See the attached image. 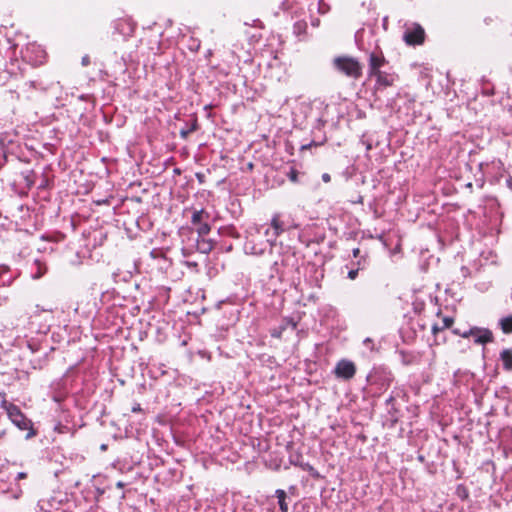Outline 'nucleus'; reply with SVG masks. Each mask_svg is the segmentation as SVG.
<instances>
[{
	"label": "nucleus",
	"instance_id": "nucleus-20",
	"mask_svg": "<svg viewBox=\"0 0 512 512\" xmlns=\"http://www.w3.org/2000/svg\"><path fill=\"white\" fill-rule=\"evenodd\" d=\"M499 324L503 333H512V315L502 318Z\"/></svg>",
	"mask_w": 512,
	"mask_h": 512
},
{
	"label": "nucleus",
	"instance_id": "nucleus-3",
	"mask_svg": "<svg viewBox=\"0 0 512 512\" xmlns=\"http://www.w3.org/2000/svg\"><path fill=\"white\" fill-rule=\"evenodd\" d=\"M292 222L288 220L282 219V215L280 213H275L272 216L270 227L265 230V237L268 239V242L276 245L277 238L286 230L291 228H296Z\"/></svg>",
	"mask_w": 512,
	"mask_h": 512
},
{
	"label": "nucleus",
	"instance_id": "nucleus-33",
	"mask_svg": "<svg viewBox=\"0 0 512 512\" xmlns=\"http://www.w3.org/2000/svg\"><path fill=\"white\" fill-rule=\"evenodd\" d=\"M463 332H464V331H462V330H461V329H459V328H455V329H453V333H454L455 335H459V336H461V337H463Z\"/></svg>",
	"mask_w": 512,
	"mask_h": 512
},
{
	"label": "nucleus",
	"instance_id": "nucleus-4",
	"mask_svg": "<svg viewBox=\"0 0 512 512\" xmlns=\"http://www.w3.org/2000/svg\"><path fill=\"white\" fill-rule=\"evenodd\" d=\"M403 40L409 46L423 44L425 40L424 28L416 22L405 23Z\"/></svg>",
	"mask_w": 512,
	"mask_h": 512
},
{
	"label": "nucleus",
	"instance_id": "nucleus-19",
	"mask_svg": "<svg viewBox=\"0 0 512 512\" xmlns=\"http://www.w3.org/2000/svg\"><path fill=\"white\" fill-rule=\"evenodd\" d=\"M276 497L278 498V504L281 512H288V505L286 503V492L282 489H277Z\"/></svg>",
	"mask_w": 512,
	"mask_h": 512
},
{
	"label": "nucleus",
	"instance_id": "nucleus-2",
	"mask_svg": "<svg viewBox=\"0 0 512 512\" xmlns=\"http://www.w3.org/2000/svg\"><path fill=\"white\" fill-rule=\"evenodd\" d=\"M334 68L344 74L345 76L353 79H359L362 76V64L353 57L339 56L333 60Z\"/></svg>",
	"mask_w": 512,
	"mask_h": 512
},
{
	"label": "nucleus",
	"instance_id": "nucleus-10",
	"mask_svg": "<svg viewBox=\"0 0 512 512\" xmlns=\"http://www.w3.org/2000/svg\"><path fill=\"white\" fill-rule=\"evenodd\" d=\"M387 63L382 52H372L368 59V75L373 77L376 73L381 71V68Z\"/></svg>",
	"mask_w": 512,
	"mask_h": 512
},
{
	"label": "nucleus",
	"instance_id": "nucleus-17",
	"mask_svg": "<svg viewBox=\"0 0 512 512\" xmlns=\"http://www.w3.org/2000/svg\"><path fill=\"white\" fill-rule=\"evenodd\" d=\"M294 257H295L294 253L287 250L282 257L281 262L279 263L278 261H274L272 268L278 273L279 266L281 265L284 267H288L290 265V260L293 259Z\"/></svg>",
	"mask_w": 512,
	"mask_h": 512
},
{
	"label": "nucleus",
	"instance_id": "nucleus-38",
	"mask_svg": "<svg viewBox=\"0 0 512 512\" xmlns=\"http://www.w3.org/2000/svg\"><path fill=\"white\" fill-rule=\"evenodd\" d=\"M123 486H124V484L122 482L117 483V487L122 488Z\"/></svg>",
	"mask_w": 512,
	"mask_h": 512
},
{
	"label": "nucleus",
	"instance_id": "nucleus-39",
	"mask_svg": "<svg viewBox=\"0 0 512 512\" xmlns=\"http://www.w3.org/2000/svg\"><path fill=\"white\" fill-rule=\"evenodd\" d=\"M276 336L277 337L279 336L278 332L272 333V337H276Z\"/></svg>",
	"mask_w": 512,
	"mask_h": 512
},
{
	"label": "nucleus",
	"instance_id": "nucleus-7",
	"mask_svg": "<svg viewBox=\"0 0 512 512\" xmlns=\"http://www.w3.org/2000/svg\"><path fill=\"white\" fill-rule=\"evenodd\" d=\"M474 337L476 344H487L493 341L494 337L492 332L487 328L472 327L464 330L463 338Z\"/></svg>",
	"mask_w": 512,
	"mask_h": 512
},
{
	"label": "nucleus",
	"instance_id": "nucleus-1",
	"mask_svg": "<svg viewBox=\"0 0 512 512\" xmlns=\"http://www.w3.org/2000/svg\"><path fill=\"white\" fill-rule=\"evenodd\" d=\"M1 407L6 411L9 419L12 423L17 426L20 430H30L27 434V438H30L35 435V432L32 429V422L29 420L20 410V408L10 402L4 400L1 403Z\"/></svg>",
	"mask_w": 512,
	"mask_h": 512
},
{
	"label": "nucleus",
	"instance_id": "nucleus-21",
	"mask_svg": "<svg viewBox=\"0 0 512 512\" xmlns=\"http://www.w3.org/2000/svg\"><path fill=\"white\" fill-rule=\"evenodd\" d=\"M357 266L359 269H364L368 265V254L365 253L358 257Z\"/></svg>",
	"mask_w": 512,
	"mask_h": 512
},
{
	"label": "nucleus",
	"instance_id": "nucleus-14",
	"mask_svg": "<svg viewBox=\"0 0 512 512\" xmlns=\"http://www.w3.org/2000/svg\"><path fill=\"white\" fill-rule=\"evenodd\" d=\"M214 247V243L212 240H207L205 237H199L196 240V248L199 252L207 254L211 252Z\"/></svg>",
	"mask_w": 512,
	"mask_h": 512
},
{
	"label": "nucleus",
	"instance_id": "nucleus-23",
	"mask_svg": "<svg viewBox=\"0 0 512 512\" xmlns=\"http://www.w3.org/2000/svg\"><path fill=\"white\" fill-rule=\"evenodd\" d=\"M442 322H443V324L441 326V329H447L452 326L454 320L451 317H444Z\"/></svg>",
	"mask_w": 512,
	"mask_h": 512
},
{
	"label": "nucleus",
	"instance_id": "nucleus-9",
	"mask_svg": "<svg viewBox=\"0 0 512 512\" xmlns=\"http://www.w3.org/2000/svg\"><path fill=\"white\" fill-rule=\"evenodd\" d=\"M367 380L371 384H378L380 388H388L393 381V376L385 369H375L368 375Z\"/></svg>",
	"mask_w": 512,
	"mask_h": 512
},
{
	"label": "nucleus",
	"instance_id": "nucleus-24",
	"mask_svg": "<svg viewBox=\"0 0 512 512\" xmlns=\"http://www.w3.org/2000/svg\"><path fill=\"white\" fill-rule=\"evenodd\" d=\"M363 344L369 348L371 351L374 349V342L371 338H366L364 341H363Z\"/></svg>",
	"mask_w": 512,
	"mask_h": 512
},
{
	"label": "nucleus",
	"instance_id": "nucleus-16",
	"mask_svg": "<svg viewBox=\"0 0 512 512\" xmlns=\"http://www.w3.org/2000/svg\"><path fill=\"white\" fill-rule=\"evenodd\" d=\"M500 359L503 363V368L506 371H512V349H504L500 353Z\"/></svg>",
	"mask_w": 512,
	"mask_h": 512
},
{
	"label": "nucleus",
	"instance_id": "nucleus-8",
	"mask_svg": "<svg viewBox=\"0 0 512 512\" xmlns=\"http://www.w3.org/2000/svg\"><path fill=\"white\" fill-rule=\"evenodd\" d=\"M334 374L339 379L350 380L356 374V366L352 361L342 359L337 362L334 368Z\"/></svg>",
	"mask_w": 512,
	"mask_h": 512
},
{
	"label": "nucleus",
	"instance_id": "nucleus-28",
	"mask_svg": "<svg viewBox=\"0 0 512 512\" xmlns=\"http://www.w3.org/2000/svg\"><path fill=\"white\" fill-rule=\"evenodd\" d=\"M24 87H27L29 89H34L35 88V82L34 81H27L24 83Z\"/></svg>",
	"mask_w": 512,
	"mask_h": 512
},
{
	"label": "nucleus",
	"instance_id": "nucleus-18",
	"mask_svg": "<svg viewBox=\"0 0 512 512\" xmlns=\"http://www.w3.org/2000/svg\"><path fill=\"white\" fill-rule=\"evenodd\" d=\"M308 25L305 20L296 21L293 25V33L296 37L300 38L305 36Z\"/></svg>",
	"mask_w": 512,
	"mask_h": 512
},
{
	"label": "nucleus",
	"instance_id": "nucleus-26",
	"mask_svg": "<svg viewBox=\"0 0 512 512\" xmlns=\"http://www.w3.org/2000/svg\"><path fill=\"white\" fill-rule=\"evenodd\" d=\"M352 255L354 258H358L361 256V250L359 248H354L352 250Z\"/></svg>",
	"mask_w": 512,
	"mask_h": 512
},
{
	"label": "nucleus",
	"instance_id": "nucleus-29",
	"mask_svg": "<svg viewBox=\"0 0 512 512\" xmlns=\"http://www.w3.org/2000/svg\"><path fill=\"white\" fill-rule=\"evenodd\" d=\"M25 478H27L26 472H19L16 476V480H21V479H25Z\"/></svg>",
	"mask_w": 512,
	"mask_h": 512
},
{
	"label": "nucleus",
	"instance_id": "nucleus-11",
	"mask_svg": "<svg viewBox=\"0 0 512 512\" xmlns=\"http://www.w3.org/2000/svg\"><path fill=\"white\" fill-rule=\"evenodd\" d=\"M275 246H276L275 244L269 243L267 238H266V241L262 242V243H256V241L254 239H251L246 242L245 250L247 253H250L253 255H262L267 249L272 251V249Z\"/></svg>",
	"mask_w": 512,
	"mask_h": 512
},
{
	"label": "nucleus",
	"instance_id": "nucleus-5",
	"mask_svg": "<svg viewBox=\"0 0 512 512\" xmlns=\"http://www.w3.org/2000/svg\"><path fill=\"white\" fill-rule=\"evenodd\" d=\"M210 214L204 209L194 210L191 217V223L196 226V231L199 237L207 236L211 231V226L208 221Z\"/></svg>",
	"mask_w": 512,
	"mask_h": 512
},
{
	"label": "nucleus",
	"instance_id": "nucleus-22",
	"mask_svg": "<svg viewBox=\"0 0 512 512\" xmlns=\"http://www.w3.org/2000/svg\"><path fill=\"white\" fill-rule=\"evenodd\" d=\"M287 176L291 182H298V171L296 169L291 168Z\"/></svg>",
	"mask_w": 512,
	"mask_h": 512
},
{
	"label": "nucleus",
	"instance_id": "nucleus-30",
	"mask_svg": "<svg viewBox=\"0 0 512 512\" xmlns=\"http://www.w3.org/2000/svg\"><path fill=\"white\" fill-rule=\"evenodd\" d=\"M89 63H90V58H89V56H87V55H86V56H84V57L82 58V65H83V66H87Z\"/></svg>",
	"mask_w": 512,
	"mask_h": 512
},
{
	"label": "nucleus",
	"instance_id": "nucleus-36",
	"mask_svg": "<svg viewBox=\"0 0 512 512\" xmlns=\"http://www.w3.org/2000/svg\"><path fill=\"white\" fill-rule=\"evenodd\" d=\"M190 132H193L194 130H196V123H194L192 126H190Z\"/></svg>",
	"mask_w": 512,
	"mask_h": 512
},
{
	"label": "nucleus",
	"instance_id": "nucleus-34",
	"mask_svg": "<svg viewBox=\"0 0 512 512\" xmlns=\"http://www.w3.org/2000/svg\"><path fill=\"white\" fill-rule=\"evenodd\" d=\"M141 411V406L140 404H135L133 407H132V412L136 413V412H140Z\"/></svg>",
	"mask_w": 512,
	"mask_h": 512
},
{
	"label": "nucleus",
	"instance_id": "nucleus-6",
	"mask_svg": "<svg viewBox=\"0 0 512 512\" xmlns=\"http://www.w3.org/2000/svg\"><path fill=\"white\" fill-rule=\"evenodd\" d=\"M46 57L45 51L38 45L30 44L23 51V59L33 66L44 63Z\"/></svg>",
	"mask_w": 512,
	"mask_h": 512
},
{
	"label": "nucleus",
	"instance_id": "nucleus-31",
	"mask_svg": "<svg viewBox=\"0 0 512 512\" xmlns=\"http://www.w3.org/2000/svg\"><path fill=\"white\" fill-rule=\"evenodd\" d=\"M322 180H323L325 183H328V182H330L331 177H330V175H329L328 173H324V174L322 175Z\"/></svg>",
	"mask_w": 512,
	"mask_h": 512
},
{
	"label": "nucleus",
	"instance_id": "nucleus-40",
	"mask_svg": "<svg viewBox=\"0 0 512 512\" xmlns=\"http://www.w3.org/2000/svg\"><path fill=\"white\" fill-rule=\"evenodd\" d=\"M276 336L277 337L279 336L278 332L272 333V337H276Z\"/></svg>",
	"mask_w": 512,
	"mask_h": 512
},
{
	"label": "nucleus",
	"instance_id": "nucleus-41",
	"mask_svg": "<svg viewBox=\"0 0 512 512\" xmlns=\"http://www.w3.org/2000/svg\"><path fill=\"white\" fill-rule=\"evenodd\" d=\"M101 449L105 450L106 449V445H102Z\"/></svg>",
	"mask_w": 512,
	"mask_h": 512
},
{
	"label": "nucleus",
	"instance_id": "nucleus-13",
	"mask_svg": "<svg viewBox=\"0 0 512 512\" xmlns=\"http://www.w3.org/2000/svg\"><path fill=\"white\" fill-rule=\"evenodd\" d=\"M115 30L124 37H130L135 31V24L130 19H118L115 22Z\"/></svg>",
	"mask_w": 512,
	"mask_h": 512
},
{
	"label": "nucleus",
	"instance_id": "nucleus-32",
	"mask_svg": "<svg viewBox=\"0 0 512 512\" xmlns=\"http://www.w3.org/2000/svg\"><path fill=\"white\" fill-rule=\"evenodd\" d=\"M190 130H181L180 135L182 138H187V136L190 134Z\"/></svg>",
	"mask_w": 512,
	"mask_h": 512
},
{
	"label": "nucleus",
	"instance_id": "nucleus-27",
	"mask_svg": "<svg viewBox=\"0 0 512 512\" xmlns=\"http://www.w3.org/2000/svg\"><path fill=\"white\" fill-rule=\"evenodd\" d=\"M442 330H443V329H441V326H438L437 324H434V325L432 326V333H433L434 335H436L439 331H442Z\"/></svg>",
	"mask_w": 512,
	"mask_h": 512
},
{
	"label": "nucleus",
	"instance_id": "nucleus-35",
	"mask_svg": "<svg viewBox=\"0 0 512 512\" xmlns=\"http://www.w3.org/2000/svg\"><path fill=\"white\" fill-rule=\"evenodd\" d=\"M393 400H394V397L390 396V397L386 400V403H387V404H390V403H392V402H393Z\"/></svg>",
	"mask_w": 512,
	"mask_h": 512
},
{
	"label": "nucleus",
	"instance_id": "nucleus-25",
	"mask_svg": "<svg viewBox=\"0 0 512 512\" xmlns=\"http://www.w3.org/2000/svg\"><path fill=\"white\" fill-rule=\"evenodd\" d=\"M359 270H360L359 268L350 270L348 272V278L351 280H354L357 277Z\"/></svg>",
	"mask_w": 512,
	"mask_h": 512
},
{
	"label": "nucleus",
	"instance_id": "nucleus-12",
	"mask_svg": "<svg viewBox=\"0 0 512 512\" xmlns=\"http://www.w3.org/2000/svg\"><path fill=\"white\" fill-rule=\"evenodd\" d=\"M373 77L376 78V88L383 89L390 87L397 80L398 76L395 73H388L385 71H380L376 73Z\"/></svg>",
	"mask_w": 512,
	"mask_h": 512
},
{
	"label": "nucleus",
	"instance_id": "nucleus-15",
	"mask_svg": "<svg viewBox=\"0 0 512 512\" xmlns=\"http://www.w3.org/2000/svg\"><path fill=\"white\" fill-rule=\"evenodd\" d=\"M47 272L46 264L39 259H35L32 264V277L34 279L41 278Z\"/></svg>",
	"mask_w": 512,
	"mask_h": 512
},
{
	"label": "nucleus",
	"instance_id": "nucleus-37",
	"mask_svg": "<svg viewBox=\"0 0 512 512\" xmlns=\"http://www.w3.org/2000/svg\"><path fill=\"white\" fill-rule=\"evenodd\" d=\"M156 253H158L156 250L151 251L152 257H156Z\"/></svg>",
	"mask_w": 512,
	"mask_h": 512
}]
</instances>
